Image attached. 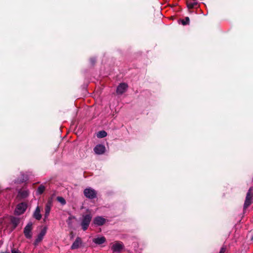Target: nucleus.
<instances>
[{
  "mask_svg": "<svg viewBox=\"0 0 253 253\" xmlns=\"http://www.w3.org/2000/svg\"><path fill=\"white\" fill-rule=\"evenodd\" d=\"M105 149V147L103 145L98 144L94 148L93 150L95 154L101 155L104 153Z\"/></svg>",
  "mask_w": 253,
  "mask_h": 253,
  "instance_id": "nucleus-7",
  "label": "nucleus"
},
{
  "mask_svg": "<svg viewBox=\"0 0 253 253\" xmlns=\"http://www.w3.org/2000/svg\"><path fill=\"white\" fill-rule=\"evenodd\" d=\"M33 224L32 222H29L24 230V233L25 237L27 238L30 239L32 236V234L31 232L32 229Z\"/></svg>",
  "mask_w": 253,
  "mask_h": 253,
  "instance_id": "nucleus-6",
  "label": "nucleus"
},
{
  "mask_svg": "<svg viewBox=\"0 0 253 253\" xmlns=\"http://www.w3.org/2000/svg\"><path fill=\"white\" fill-rule=\"evenodd\" d=\"M81 244V239L80 237H77L71 246V249L74 250L79 248Z\"/></svg>",
  "mask_w": 253,
  "mask_h": 253,
  "instance_id": "nucleus-13",
  "label": "nucleus"
},
{
  "mask_svg": "<svg viewBox=\"0 0 253 253\" xmlns=\"http://www.w3.org/2000/svg\"><path fill=\"white\" fill-rule=\"evenodd\" d=\"M29 194L28 190L25 189L21 190L18 192V197L20 199H25L29 196Z\"/></svg>",
  "mask_w": 253,
  "mask_h": 253,
  "instance_id": "nucleus-11",
  "label": "nucleus"
},
{
  "mask_svg": "<svg viewBox=\"0 0 253 253\" xmlns=\"http://www.w3.org/2000/svg\"><path fill=\"white\" fill-rule=\"evenodd\" d=\"M11 253H19V252L17 250H12L11 251Z\"/></svg>",
  "mask_w": 253,
  "mask_h": 253,
  "instance_id": "nucleus-24",
  "label": "nucleus"
},
{
  "mask_svg": "<svg viewBox=\"0 0 253 253\" xmlns=\"http://www.w3.org/2000/svg\"><path fill=\"white\" fill-rule=\"evenodd\" d=\"M91 218L92 216L89 214H86L83 216V219L81 222V226L82 229L84 231H85L87 229L91 221Z\"/></svg>",
  "mask_w": 253,
  "mask_h": 253,
  "instance_id": "nucleus-1",
  "label": "nucleus"
},
{
  "mask_svg": "<svg viewBox=\"0 0 253 253\" xmlns=\"http://www.w3.org/2000/svg\"><path fill=\"white\" fill-rule=\"evenodd\" d=\"M187 6L189 9L197 8L198 3L197 0H187Z\"/></svg>",
  "mask_w": 253,
  "mask_h": 253,
  "instance_id": "nucleus-10",
  "label": "nucleus"
},
{
  "mask_svg": "<svg viewBox=\"0 0 253 253\" xmlns=\"http://www.w3.org/2000/svg\"><path fill=\"white\" fill-rule=\"evenodd\" d=\"M107 132L104 130L100 131L97 133V136L98 138L105 137V136H107Z\"/></svg>",
  "mask_w": 253,
  "mask_h": 253,
  "instance_id": "nucleus-18",
  "label": "nucleus"
},
{
  "mask_svg": "<svg viewBox=\"0 0 253 253\" xmlns=\"http://www.w3.org/2000/svg\"><path fill=\"white\" fill-rule=\"evenodd\" d=\"M45 234V231L42 230L41 232V233L38 235V237L35 240V244H37L39 242H40L43 239V236Z\"/></svg>",
  "mask_w": 253,
  "mask_h": 253,
  "instance_id": "nucleus-16",
  "label": "nucleus"
},
{
  "mask_svg": "<svg viewBox=\"0 0 253 253\" xmlns=\"http://www.w3.org/2000/svg\"><path fill=\"white\" fill-rule=\"evenodd\" d=\"M27 208V204L26 203H21L17 205L15 210V213L17 215L23 214Z\"/></svg>",
  "mask_w": 253,
  "mask_h": 253,
  "instance_id": "nucleus-4",
  "label": "nucleus"
},
{
  "mask_svg": "<svg viewBox=\"0 0 253 253\" xmlns=\"http://www.w3.org/2000/svg\"><path fill=\"white\" fill-rule=\"evenodd\" d=\"M51 204L50 202H48L45 207V214H44V219H45L48 217L50 210H51Z\"/></svg>",
  "mask_w": 253,
  "mask_h": 253,
  "instance_id": "nucleus-14",
  "label": "nucleus"
},
{
  "mask_svg": "<svg viewBox=\"0 0 253 253\" xmlns=\"http://www.w3.org/2000/svg\"><path fill=\"white\" fill-rule=\"evenodd\" d=\"M45 190V187L43 185L40 186L37 190V193L38 194H42Z\"/></svg>",
  "mask_w": 253,
  "mask_h": 253,
  "instance_id": "nucleus-19",
  "label": "nucleus"
},
{
  "mask_svg": "<svg viewBox=\"0 0 253 253\" xmlns=\"http://www.w3.org/2000/svg\"><path fill=\"white\" fill-rule=\"evenodd\" d=\"M33 217L37 220H40L42 218V214H41V209L39 206L36 208L34 213Z\"/></svg>",
  "mask_w": 253,
  "mask_h": 253,
  "instance_id": "nucleus-12",
  "label": "nucleus"
},
{
  "mask_svg": "<svg viewBox=\"0 0 253 253\" xmlns=\"http://www.w3.org/2000/svg\"><path fill=\"white\" fill-rule=\"evenodd\" d=\"M106 221V219L101 216H97L93 220L94 224L97 226H101L103 225Z\"/></svg>",
  "mask_w": 253,
  "mask_h": 253,
  "instance_id": "nucleus-9",
  "label": "nucleus"
},
{
  "mask_svg": "<svg viewBox=\"0 0 253 253\" xmlns=\"http://www.w3.org/2000/svg\"><path fill=\"white\" fill-rule=\"evenodd\" d=\"M189 21H190V20H189V17H186L184 19L182 20L181 22L183 25H185L188 24L189 23Z\"/></svg>",
  "mask_w": 253,
  "mask_h": 253,
  "instance_id": "nucleus-21",
  "label": "nucleus"
},
{
  "mask_svg": "<svg viewBox=\"0 0 253 253\" xmlns=\"http://www.w3.org/2000/svg\"><path fill=\"white\" fill-rule=\"evenodd\" d=\"M225 251H226V248L224 247H223L221 248L219 253H225Z\"/></svg>",
  "mask_w": 253,
  "mask_h": 253,
  "instance_id": "nucleus-22",
  "label": "nucleus"
},
{
  "mask_svg": "<svg viewBox=\"0 0 253 253\" xmlns=\"http://www.w3.org/2000/svg\"><path fill=\"white\" fill-rule=\"evenodd\" d=\"M84 196L88 199H94L96 197V192L91 188H87L84 190Z\"/></svg>",
  "mask_w": 253,
  "mask_h": 253,
  "instance_id": "nucleus-3",
  "label": "nucleus"
},
{
  "mask_svg": "<svg viewBox=\"0 0 253 253\" xmlns=\"http://www.w3.org/2000/svg\"><path fill=\"white\" fill-rule=\"evenodd\" d=\"M253 189L251 187L247 194V196L246 197V200L245 201L244 209H245L247 208L252 203V197H253V193H252Z\"/></svg>",
  "mask_w": 253,
  "mask_h": 253,
  "instance_id": "nucleus-2",
  "label": "nucleus"
},
{
  "mask_svg": "<svg viewBox=\"0 0 253 253\" xmlns=\"http://www.w3.org/2000/svg\"><path fill=\"white\" fill-rule=\"evenodd\" d=\"M71 220V217H69L68 219V220H67V222L68 223V224L69 225H70L71 224V221L70 220Z\"/></svg>",
  "mask_w": 253,
  "mask_h": 253,
  "instance_id": "nucleus-23",
  "label": "nucleus"
},
{
  "mask_svg": "<svg viewBox=\"0 0 253 253\" xmlns=\"http://www.w3.org/2000/svg\"><path fill=\"white\" fill-rule=\"evenodd\" d=\"M57 200L59 203H60L62 205H64L66 204V201H65V200L64 199V198H63L62 197H57Z\"/></svg>",
  "mask_w": 253,
  "mask_h": 253,
  "instance_id": "nucleus-20",
  "label": "nucleus"
},
{
  "mask_svg": "<svg viewBox=\"0 0 253 253\" xmlns=\"http://www.w3.org/2000/svg\"><path fill=\"white\" fill-rule=\"evenodd\" d=\"M127 88V84L125 83L120 84L117 87V93L119 94H122L126 90Z\"/></svg>",
  "mask_w": 253,
  "mask_h": 253,
  "instance_id": "nucleus-8",
  "label": "nucleus"
},
{
  "mask_svg": "<svg viewBox=\"0 0 253 253\" xmlns=\"http://www.w3.org/2000/svg\"><path fill=\"white\" fill-rule=\"evenodd\" d=\"M124 248V244L120 241L114 242L111 247V250L113 252H120Z\"/></svg>",
  "mask_w": 253,
  "mask_h": 253,
  "instance_id": "nucleus-5",
  "label": "nucleus"
},
{
  "mask_svg": "<svg viewBox=\"0 0 253 253\" xmlns=\"http://www.w3.org/2000/svg\"><path fill=\"white\" fill-rule=\"evenodd\" d=\"M11 223L13 225V228H16V227L19 223V219L16 217H12L10 219Z\"/></svg>",
  "mask_w": 253,
  "mask_h": 253,
  "instance_id": "nucleus-17",
  "label": "nucleus"
},
{
  "mask_svg": "<svg viewBox=\"0 0 253 253\" xmlns=\"http://www.w3.org/2000/svg\"><path fill=\"white\" fill-rule=\"evenodd\" d=\"M106 241V239L104 237H100L93 239V242L96 244L101 245Z\"/></svg>",
  "mask_w": 253,
  "mask_h": 253,
  "instance_id": "nucleus-15",
  "label": "nucleus"
}]
</instances>
